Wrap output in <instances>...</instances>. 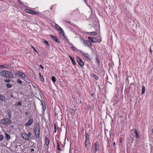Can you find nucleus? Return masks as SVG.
Wrapping results in <instances>:
<instances>
[{"label":"nucleus","mask_w":153,"mask_h":153,"mask_svg":"<svg viewBox=\"0 0 153 153\" xmlns=\"http://www.w3.org/2000/svg\"><path fill=\"white\" fill-rule=\"evenodd\" d=\"M13 73L15 74V76H26L22 72L17 71L15 73L13 71H11V72L2 71L0 72V74L1 76H13Z\"/></svg>","instance_id":"f257e3e1"},{"label":"nucleus","mask_w":153,"mask_h":153,"mask_svg":"<svg viewBox=\"0 0 153 153\" xmlns=\"http://www.w3.org/2000/svg\"><path fill=\"white\" fill-rule=\"evenodd\" d=\"M31 134L30 132H29L27 134L25 133H22L21 134L22 138L25 141H30V140L35 139L34 138H33L31 136Z\"/></svg>","instance_id":"f03ea898"},{"label":"nucleus","mask_w":153,"mask_h":153,"mask_svg":"<svg viewBox=\"0 0 153 153\" xmlns=\"http://www.w3.org/2000/svg\"><path fill=\"white\" fill-rule=\"evenodd\" d=\"M40 128V127L39 125L34 126L33 130L36 138H38L39 137Z\"/></svg>","instance_id":"7ed1b4c3"},{"label":"nucleus","mask_w":153,"mask_h":153,"mask_svg":"<svg viewBox=\"0 0 153 153\" xmlns=\"http://www.w3.org/2000/svg\"><path fill=\"white\" fill-rule=\"evenodd\" d=\"M99 149V143L96 141L95 143L92 145L91 152L94 153H96Z\"/></svg>","instance_id":"20e7f679"},{"label":"nucleus","mask_w":153,"mask_h":153,"mask_svg":"<svg viewBox=\"0 0 153 153\" xmlns=\"http://www.w3.org/2000/svg\"><path fill=\"white\" fill-rule=\"evenodd\" d=\"M11 123V120L9 118H4L1 120V124L3 125H10Z\"/></svg>","instance_id":"39448f33"},{"label":"nucleus","mask_w":153,"mask_h":153,"mask_svg":"<svg viewBox=\"0 0 153 153\" xmlns=\"http://www.w3.org/2000/svg\"><path fill=\"white\" fill-rule=\"evenodd\" d=\"M55 27L57 29V27H59V31H61L59 33V34L60 35V36L62 38H65V33L64 31L58 25L56 24L55 25Z\"/></svg>","instance_id":"423d86ee"},{"label":"nucleus","mask_w":153,"mask_h":153,"mask_svg":"<svg viewBox=\"0 0 153 153\" xmlns=\"http://www.w3.org/2000/svg\"><path fill=\"white\" fill-rule=\"evenodd\" d=\"M78 51H79V52L82 54L87 59H88L90 61H91V59L90 57V56L88 53H84L80 50H78Z\"/></svg>","instance_id":"0eeeda50"},{"label":"nucleus","mask_w":153,"mask_h":153,"mask_svg":"<svg viewBox=\"0 0 153 153\" xmlns=\"http://www.w3.org/2000/svg\"><path fill=\"white\" fill-rule=\"evenodd\" d=\"M85 146L87 148L88 144L89 143V135L86 132L85 133Z\"/></svg>","instance_id":"6e6552de"},{"label":"nucleus","mask_w":153,"mask_h":153,"mask_svg":"<svg viewBox=\"0 0 153 153\" xmlns=\"http://www.w3.org/2000/svg\"><path fill=\"white\" fill-rule=\"evenodd\" d=\"M26 10H27V11H26L27 12L31 14H34V15H37L38 16H41V15H42L40 13H38L36 12H35L34 11H33V10H29L28 9H26Z\"/></svg>","instance_id":"1a4fd4ad"},{"label":"nucleus","mask_w":153,"mask_h":153,"mask_svg":"<svg viewBox=\"0 0 153 153\" xmlns=\"http://www.w3.org/2000/svg\"><path fill=\"white\" fill-rule=\"evenodd\" d=\"M76 60L79 66L82 67H83L84 63L82 60L78 56L76 57Z\"/></svg>","instance_id":"9d476101"},{"label":"nucleus","mask_w":153,"mask_h":153,"mask_svg":"<svg viewBox=\"0 0 153 153\" xmlns=\"http://www.w3.org/2000/svg\"><path fill=\"white\" fill-rule=\"evenodd\" d=\"M50 36L51 39L55 42H57L58 43H61L60 41L59 40V39L56 36H55L52 35H50Z\"/></svg>","instance_id":"9b49d317"},{"label":"nucleus","mask_w":153,"mask_h":153,"mask_svg":"<svg viewBox=\"0 0 153 153\" xmlns=\"http://www.w3.org/2000/svg\"><path fill=\"white\" fill-rule=\"evenodd\" d=\"M134 130V133L135 134V137L136 138H139L140 137V135L138 132L137 130L136 129H134V130L131 129V131L132 132Z\"/></svg>","instance_id":"f8f14e48"},{"label":"nucleus","mask_w":153,"mask_h":153,"mask_svg":"<svg viewBox=\"0 0 153 153\" xmlns=\"http://www.w3.org/2000/svg\"><path fill=\"white\" fill-rule=\"evenodd\" d=\"M88 39L93 43H96L98 42V39L95 38L88 37Z\"/></svg>","instance_id":"ddd939ff"},{"label":"nucleus","mask_w":153,"mask_h":153,"mask_svg":"<svg viewBox=\"0 0 153 153\" xmlns=\"http://www.w3.org/2000/svg\"><path fill=\"white\" fill-rule=\"evenodd\" d=\"M84 44L85 45V46L87 45L88 47H91L92 45L91 43L88 40H85V42H84Z\"/></svg>","instance_id":"4468645a"},{"label":"nucleus","mask_w":153,"mask_h":153,"mask_svg":"<svg viewBox=\"0 0 153 153\" xmlns=\"http://www.w3.org/2000/svg\"><path fill=\"white\" fill-rule=\"evenodd\" d=\"M33 119H30L25 124V126H30L33 123Z\"/></svg>","instance_id":"2eb2a0df"},{"label":"nucleus","mask_w":153,"mask_h":153,"mask_svg":"<svg viewBox=\"0 0 153 153\" xmlns=\"http://www.w3.org/2000/svg\"><path fill=\"white\" fill-rule=\"evenodd\" d=\"M96 60L97 62V65L99 66L100 65V56L97 54H96Z\"/></svg>","instance_id":"dca6fc26"},{"label":"nucleus","mask_w":153,"mask_h":153,"mask_svg":"<svg viewBox=\"0 0 153 153\" xmlns=\"http://www.w3.org/2000/svg\"><path fill=\"white\" fill-rule=\"evenodd\" d=\"M44 142L45 145L47 146L50 143V140L46 137H45Z\"/></svg>","instance_id":"f3484780"},{"label":"nucleus","mask_w":153,"mask_h":153,"mask_svg":"<svg viewBox=\"0 0 153 153\" xmlns=\"http://www.w3.org/2000/svg\"><path fill=\"white\" fill-rule=\"evenodd\" d=\"M9 66V65L7 64H4V65H0V68H1L2 69H4L5 68H7L8 66Z\"/></svg>","instance_id":"a211bd4d"},{"label":"nucleus","mask_w":153,"mask_h":153,"mask_svg":"<svg viewBox=\"0 0 153 153\" xmlns=\"http://www.w3.org/2000/svg\"><path fill=\"white\" fill-rule=\"evenodd\" d=\"M4 134L5 135V137L6 139L7 140H9L10 138V136L7 133H4Z\"/></svg>","instance_id":"6ab92c4d"},{"label":"nucleus","mask_w":153,"mask_h":153,"mask_svg":"<svg viewBox=\"0 0 153 153\" xmlns=\"http://www.w3.org/2000/svg\"><path fill=\"white\" fill-rule=\"evenodd\" d=\"M5 100V97L3 95L0 94V100L2 101H4Z\"/></svg>","instance_id":"aec40b11"},{"label":"nucleus","mask_w":153,"mask_h":153,"mask_svg":"<svg viewBox=\"0 0 153 153\" xmlns=\"http://www.w3.org/2000/svg\"><path fill=\"white\" fill-rule=\"evenodd\" d=\"M43 42L45 43L47 46L49 47L50 46V44H49L48 42L46 40L44 39L43 41Z\"/></svg>","instance_id":"412c9836"},{"label":"nucleus","mask_w":153,"mask_h":153,"mask_svg":"<svg viewBox=\"0 0 153 153\" xmlns=\"http://www.w3.org/2000/svg\"><path fill=\"white\" fill-rule=\"evenodd\" d=\"M35 148V145L34 143L32 141H31V143H30V147L31 148V147Z\"/></svg>","instance_id":"4be33fe9"},{"label":"nucleus","mask_w":153,"mask_h":153,"mask_svg":"<svg viewBox=\"0 0 153 153\" xmlns=\"http://www.w3.org/2000/svg\"><path fill=\"white\" fill-rule=\"evenodd\" d=\"M72 46L71 47V49L74 51H77L78 52H79V51H78L79 50H78L73 45H72Z\"/></svg>","instance_id":"5701e85b"},{"label":"nucleus","mask_w":153,"mask_h":153,"mask_svg":"<svg viewBox=\"0 0 153 153\" xmlns=\"http://www.w3.org/2000/svg\"><path fill=\"white\" fill-rule=\"evenodd\" d=\"M145 91V87L144 85H143L142 86V94H143L144 93V92Z\"/></svg>","instance_id":"b1692460"},{"label":"nucleus","mask_w":153,"mask_h":153,"mask_svg":"<svg viewBox=\"0 0 153 153\" xmlns=\"http://www.w3.org/2000/svg\"><path fill=\"white\" fill-rule=\"evenodd\" d=\"M42 109L43 111H45L46 108V106L45 105V104H44V105H43V104H42Z\"/></svg>","instance_id":"393cba45"},{"label":"nucleus","mask_w":153,"mask_h":153,"mask_svg":"<svg viewBox=\"0 0 153 153\" xmlns=\"http://www.w3.org/2000/svg\"><path fill=\"white\" fill-rule=\"evenodd\" d=\"M95 33H96V32H92L89 33V34H91V35H96L97 34H94Z\"/></svg>","instance_id":"a878e982"},{"label":"nucleus","mask_w":153,"mask_h":153,"mask_svg":"<svg viewBox=\"0 0 153 153\" xmlns=\"http://www.w3.org/2000/svg\"><path fill=\"white\" fill-rule=\"evenodd\" d=\"M22 105V102L21 101H19L16 104L17 106H19V105Z\"/></svg>","instance_id":"bb28decb"},{"label":"nucleus","mask_w":153,"mask_h":153,"mask_svg":"<svg viewBox=\"0 0 153 153\" xmlns=\"http://www.w3.org/2000/svg\"><path fill=\"white\" fill-rule=\"evenodd\" d=\"M65 22H68V23H69V24H71V25L72 26H74V25H75V24H74L71 23V22H69L68 21H66V20H65Z\"/></svg>","instance_id":"cd10ccee"},{"label":"nucleus","mask_w":153,"mask_h":153,"mask_svg":"<svg viewBox=\"0 0 153 153\" xmlns=\"http://www.w3.org/2000/svg\"><path fill=\"white\" fill-rule=\"evenodd\" d=\"M71 62H72V64L74 65H75L76 64V63L75 62V61H74V59H73V60H71Z\"/></svg>","instance_id":"c85d7f7f"},{"label":"nucleus","mask_w":153,"mask_h":153,"mask_svg":"<svg viewBox=\"0 0 153 153\" xmlns=\"http://www.w3.org/2000/svg\"><path fill=\"white\" fill-rule=\"evenodd\" d=\"M6 86L7 87L9 88H10L12 87L11 85L9 84H7Z\"/></svg>","instance_id":"c756f323"},{"label":"nucleus","mask_w":153,"mask_h":153,"mask_svg":"<svg viewBox=\"0 0 153 153\" xmlns=\"http://www.w3.org/2000/svg\"><path fill=\"white\" fill-rule=\"evenodd\" d=\"M9 118H10L11 117V114L10 111H9L7 112Z\"/></svg>","instance_id":"7c9ffc66"},{"label":"nucleus","mask_w":153,"mask_h":153,"mask_svg":"<svg viewBox=\"0 0 153 153\" xmlns=\"http://www.w3.org/2000/svg\"><path fill=\"white\" fill-rule=\"evenodd\" d=\"M3 137L2 135H0V141H1L3 140Z\"/></svg>","instance_id":"2f4dec72"},{"label":"nucleus","mask_w":153,"mask_h":153,"mask_svg":"<svg viewBox=\"0 0 153 153\" xmlns=\"http://www.w3.org/2000/svg\"><path fill=\"white\" fill-rule=\"evenodd\" d=\"M52 80L53 82H56V79L55 77H51Z\"/></svg>","instance_id":"473e14b6"},{"label":"nucleus","mask_w":153,"mask_h":153,"mask_svg":"<svg viewBox=\"0 0 153 153\" xmlns=\"http://www.w3.org/2000/svg\"><path fill=\"white\" fill-rule=\"evenodd\" d=\"M19 1L18 4L20 5H22L23 4V3L20 0H17Z\"/></svg>","instance_id":"72a5a7b5"},{"label":"nucleus","mask_w":153,"mask_h":153,"mask_svg":"<svg viewBox=\"0 0 153 153\" xmlns=\"http://www.w3.org/2000/svg\"><path fill=\"white\" fill-rule=\"evenodd\" d=\"M40 79L42 82L44 81V79L43 77H40Z\"/></svg>","instance_id":"f704fd0d"},{"label":"nucleus","mask_w":153,"mask_h":153,"mask_svg":"<svg viewBox=\"0 0 153 153\" xmlns=\"http://www.w3.org/2000/svg\"><path fill=\"white\" fill-rule=\"evenodd\" d=\"M17 82L19 83H20V84L22 83V81L20 79H18L17 80Z\"/></svg>","instance_id":"c9c22d12"},{"label":"nucleus","mask_w":153,"mask_h":153,"mask_svg":"<svg viewBox=\"0 0 153 153\" xmlns=\"http://www.w3.org/2000/svg\"><path fill=\"white\" fill-rule=\"evenodd\" d=\"M54 129H56V127H58L57 125H56V123H54Z\"/></svg>","instance_id":"e433bc0d"},{"label":"nucleus","mask_w":153,"mask_h":153,"mask_svg":"<svg viewBox=\"0 0 153 153\" xmlns=\"http://www.w3.org/2000/svg\"><path fill=\"white\" fill-rule=\"evenodd\" d=\"M79 39L82 42H83L84 43V42H85V41L83 39V38H82L81 36L79 37Z\"/></svg>","instance_id":"4c0bfd02"},{"label":"nucleus","mask_w":153,"mask_h":153,"mask_svg":"<svg viewBox=\"0 0 153 153\" xmlns=\"http://www.w3.org/2000/svg\"><path fill=\"white\" fill-rule=\"evenodd\" d=\"M31 47L33 49V50L35 51L36 52H37V53H38V52H37V51L36 50V49H35V48L32 46H31Z\"/></svg>","instance_id":"58836bf2"},{"label":"nucleus","mask_w":153,"mask_h":153,"mask_svg":"<svg viewBox=\"0 0 153 153\" xmlns=\"http://www.w3.org/2000/svg\"><path fill=\"white\" fill-rule=\"evenodd\" d=\"M68 56L71 60L74 59V58H73V57L71 56L69 54L68 55Z\"/></svg>","instance_id":"ea45409f"},{"label":"nucleus","mask_w":153,"mask_h":153,"mask_svg":"<svg viewBox=\"0 0 153 153\" xmlns=\"http://www.w3.org/2000/svg\"><path fill=\"white\" fill-rule=\"evenodd\" d=\"M119 141H120V142L121 143H122L123 142V139L121 137L119 138Z\"/></svg>","instance_id":"a19ab883"},{"label":"nucleus","mask_w":153,"mask_h":153,"mask_svg":"<svg viewBox=\"0 0 153 153\" xmlns=\"http://www.w3.org/2000/svg\"><path fill=\"white\" fill-rule=\"evenodd\" d=\"M84 1L86 3V4H88V1L86 0H84Z\"/></svg>","instance_id":"79ce46f5"},{"label":"nucleus","mask_w":153,"mask_h":153,"mask_svg":"<svg viewBox=\"0 0 153 153\" xmlns=\"http://www.w3.org/2000/svg\"><path fill=\"white\" fill-rule=\"evenodd\" d=\"M5 81L7 82V83H9L10 82V80L9 79V80H4Z\"/></svg>","instance_id":"37998d69"},{"label":"nucleus","mask_w":153,"mask_h":153,"mask_svg":"<svg viewBox=\"0 0 153 153\" xmlns=\"http://www.w3.org/2000/svg\"><path fill=\"white\" fill-rule=\"evenodd\" d=\"M39 66L40 67V68H41L42 69H44V67H43L41 65H39Z\"/></svg>","instance_id":"c03bdc74"},{"label":"nucleus","mask_w":153,"mask_h":153,"mask_svg":"<svg viewBox=\"0 0 153 153\" xmlns=\"http://www.w3.org/2000/svg\"><path fill=\"white\" fill-rule=\"evenodd\" d=\"M150 51L151 53H152V50L151 49V47H150Z\"/></svg>","instance_id":"a18cd8bd"},{"label":"nucleus","mask_w":153,"mask_h":153,"mask_svg":"<svg viewBox=\"0 0 153 153\" xmlns=\"http://www.w3.org/2000/svg\"><path fill=\"white\" fill-rule=\"evenodd\" d=\"M34 151V149H30V151L31 152H33Z\"/></svg>","instance_id":"49530a36"},{"label":"nucleus","mask_w":153,"mask_h":153,"mask_svg":"<svg viewBox=\"0 0 153 153\" xmlns=\"http://www.w3.org/2000/svg\"><path fill=\"white\" fill-rule=\"evenodd\" d=\"M57 146L58 147L59 146V142H57Z\"/></svg>","instance_id":"de8ad7c7"},{"label":"nucleus","mask_w":153,"mask_h":153,"mask_svg":"<svg viewBox=\"0 0 153 153\" xmlns=\"http://www.w3.org/2000/svg\"><path fill=\"white\" fill-rule=\"evenodd\" d=\"M10 97H13V93H11L10 94Z\"/></svg>","instance_id":"09e8293b"},{"label":"nucleus","mask_w":153,"mask_h":153,"mask_svg":"<svg viewBox=\"0 0 153 153\" xmlns=\"http://www.w3.org/2000/svg\"><path fill=\"white\" fill-rule=\"evenodd\" d=\"M58 149L59 151L61 150V149L59 148V146L58 147Z\"/></svg>","instance_id":"8fccbe9b"},{"label":"nucleus","mask_w":153,"mask_h":153,"mask_svg":"<svg viewBox=\"0 0 153 153\" xmlns=\"http://www.w3.org/2000/svg\"><path fill=\"white\" fill-rule=\"evenodd\" d=\"M95 79L96 80H98V77H94Z\"/></svg>","instance_id":"3c124183"},{"label":"nucleus","mask_w":153,"mask_h":153,"mask_svg":"<svg viewBox=\"0 0 153 153\" xmlns=\"http://www.w3.org/2000/svg\"><path fill=\"white\" fill-rule=\"evenodd\" d=\"M152 69H152H152H151V70H150V71H149V74L150 73H151V71H152Z\"/></svg>","instance_id":"603ef678"},{"label":"nucleus","mask_w":153,"mask_h":153,"mask_svg":"<svg viewBox=\"0 0 153 153\" xmlns=\"http://www.w3.org/2000/svg\"><path fill=\"white\" fill-rule=\"evenodd\" d=\"M113 145L115 146V142H114L113 143Z\"/></svg>","instance_id":"864d4df0"},{"label":"nucleus","mask_w":153,"mask_h":153,"mask_svg":"<svg viewBox=\"0 0 153 153\" xmlns=\"http://www.w3.org/2000/svg\"><path fill=\"white\" fill-rule=\"evenodd\" d=\"M54 133H56V129H54Z\"/></svg>","instance_id":"5fc2aeb1"},{"label":"nucleus","mask_w":153,"mask_h":153,"mask_svg":"<svg viewBox=\"0 0 153 153\" xmlns=\"http://www.w3.org/2000/svg\"><path fill=\"white\" fill-rule=\"evenodd\" d=\"M39 74V76L41 77V76H41V75L40 74Z\"/></svg>","instance_id":"6e6d98bb"},{"label":"nucleus","mask_w":153,"mask_h":153,"mask_svg":"<svg viewBox=\"0 0 153 153\" xmlns=\"http://www.w3.org/2000/svg\"><path fill=\"white\" fill-rule=\"evenodd\" d=\"M94 76H96V77L97 76L96 75H94Z\"/></svg>","instance_id":"4d7b16f0"},{"label":"nucleus","mask_w":153,"mask_h":153,"mask_svg":"<svg viewBox=\"0 0 153 153\" xmlns=\"http://www.w3.org/2000/svg\"><path fill=\"white\" fill-rule=\"evenodd\" d=\"M25 114H27V112H25Z\"/></svg>","instance_id":"13d9d810"},{"label":"nucleus","mask_w":153,"mask_h":153,"mask_svg":"<svg viewBox=\"0 0 153 153\" xmlns=\"http://www.w3.org/2000/svg\"><path fill=\"white\" fill-rule=\"evenodd\" d=\"M57 27V28H57V29H58V30H59V27ZM56 28L57 29V28Z\"/></svg>","instance_id":"bf43d9fd"},{"label":"nucleus","mask_w":153,"mask_h":153,"mask_svg":"<svg viewBox=\"0 0 153 153\" xmlns=\"http://www.w3.org/2000/svg\"><path fill=\"white\" fill-rule=\"evenodd\" d=\"M86 33L88 34V33H89L88 32H87Z\"/></svg>","instance_id":"052dcab7"},{"label":"nucleus","mask_w":153,"mask_h":153,"mask_svg":"<svg viewBox=\"0 0 153 153\" xmlns=\"http://www.w3.org/2000/svg\"><path fill=\"white\" fill-rule=\"evenodd\" d=\"M52 7H51V9L52 10Z\"/></svg>","instance_id":"680f3d73"},{"label":"nucleus","mask_w":153,"mask_h":153,"mask_svg":"<svg viewBox=\"0 0 153 153\" xmlns=\"http://www.w3.org/2000/svg\"><path fill=\"white\" fill-rule=\"evenodd\" d=\"M133 139H132V143L133 142Z\"/></svg>","instance_id":"e2e57ef3"},{"label":"nucleus","mask_w":153,"mask_h":153,"mask_svg":"<svg viewBox=\"0 0 153 153\" xmlns=\"http://www.w3.org/2000/svg\"><path fill=\"white\" fill-rule=\"evenodd\" d=\"M23 78H25V77H22Z\"/></svg>","instance_id":"0e129e2a"},{"label":"nucleus","mask_w":153,"mask_h":153,"mask_svg":"<svg viewBox=\"0 0 153 153\" xmlns=\"http://www.w3.org/2000/svg\"><path fill=\"white\" fill-rule=\"evenodd\" d=\"M71 15H72V14L71 13Z\"/></svg>","instance_id":"69168bd1"},{"label":"nucleus","mask_w":153,"mask_h":153,"mask_svg":"<svg viewBox=\"0 0 153 153\" xmlns=\"http://www.w3.org/2000/svg\"><path fill=\"white\" fill-rule=\"evenodd\" d=\"M120 61H119V62L120 63Z\"/></svg>","instance_id":"338daca9"}]
</instances>
